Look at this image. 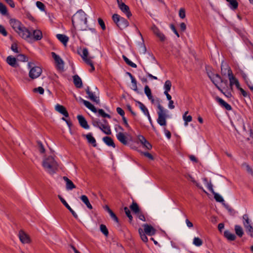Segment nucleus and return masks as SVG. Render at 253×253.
<instances>
[{
	"instance_id": "nucleus-55",
	"label": "nucleus",
	"mask_w": 253,
	"mask_h": 253,
	"mask_svg": "<svg viewBox=\"0 0 253 253\" xmlns=\"http://www.w3.org/2000/svg\"><path fill=\"white\" fill-rule=\"evenodd\" d=\"M139 232L142 240L144 242H147L148 241V238L145 234L144 233L142 230L140 231L139 230Z\"/></svg>"
},
{
	"instance_id": "nucleus-3",
	"label": "nucleus",
	"mask_w": 253,
	"mask_h": 253,
	"mask_svg": "<svg viewBox=\"0 0 253 253\" xmlns=\"http://www.w3.org/2000/svg\"><path fill=\"white\" fill-rule=\"evenodd\" d=\"M28 66L30 70L29 73V77L34 80L38 78L42 73V69L38 67L35 66V64L33 62H29Z\"/></svg>"
},
{
	"instance_id": "nucleus-54",
	"label": "nucleus",
	"mask_w": 253,
	"mask_h": 253,
	"mask_svg": "<svg viewBox=\"0 0 253 253\" xmlns=\"http://www.w3.org/2000/svg\"><path fill=\"white\" fill-rule=\"evenodd\" d=\"M34 92H39L40 94H43L44 93V89L41 86L33 89Z\"/></svg>"
},
{
	"instance_id": "nucleus-31",
	"label": "nucleus",
	"mask_w": 253,
	"mask_h": 253,
	"mask_svg": "<svg viewBox=\"0 0 253 253\" xmlns=\"http://www.w3.org/2000/svg\"><path fill=\"white\" fill-rule=\"evenodd\" d=\"M224 235L229 241H234L236 238L235 235L228 230L224 231Z\"/></svg>"
},
{
	"instance_id": "nucleus-26",
	"label": "nucleus",
	"mask_w": 253,
	"mask_h": 253,
	"mask_svg": "<svg viewBox=\"0 0 253 253\" xmlns=\"http://www.w3.org/2000/svg\"><path fill=\"white\" fill-rule=\"evenodd\" d=\"M56 37L58 40L60 41L64 46L67 45V43L69 41V38L65 35L57 34Z\"/></svg>"
},
{
	"instance_id": "nucleus-5",
	"label": "nucleus",
	"mask_w": 253,
	"mask_h": 253,
	"mask_svg": "<svg viewBox=\"0 0 253 253\" xmlns=\"http://www.w3.org/2000/svg\"><path fill=\"white\" fill-rule=\"evenodd\" d=\"M17 33L23 39L31 42V32L25 27H23Z\"/></svg>"
},
{
	"instance_id": "nucleus-51",
	"label": "nucleus",
	"mask_w": 253,
	"mask_h": 253,
	"mask_svg": "<svg viewBox=\"0 0 253 253\" xmlns=\"http://www.w3.org/2000/svg\"><path fill=\"white\" fill-rule=\"evenodd\" d=\"M224 65L223 63L222 62L221 64V73H222V74L225 75L226 74V71H227V73L228 74V69H230L226 64H225V66L226 68H224Z\"/></svg>"
},
{
	"instance_id": "nucleus-52",
	"label": "nucleus",
	"mask_w": 253,
	"mask_h": 253,
	"mask_svg": "<svg viewBox=\"0 0 253 253\" xmlns=\"http://www.w3.org/2000/svg\"><path fill=\"white\" fill-rule=\"evenodd\" d=\"M92 124L96 127H99L101 130V122L97 120L92 119Z\"/></svg>"
},
{
	"instance_id": "nucleus-25",
	"label": "nucleus",
	"mask_w": 253,
	"mask_h": 253,
	"mask_svg": "<svg viewBox=\"0 0 253 253\" xmlns=\"http://www.w3.org/2000/svg\"><path fill=\"white\" fill-rule=\"evenodd\" d=\"M83 136L86 138L88 143L91 144L92 146L96 147L97 146L96 140L91 133H89L87 134H84Z\"/></svg>"
},
{
	"instance_id": "nucleus-34",
	"label": "nucleus",
	"mask_w": 253,
	"mask_h": 253,
	"mask_svg": "<svg viewBox=\"0 0 253 253\" xmlns=\"http://www.w3.org/2000/svg\"><path fill=\"white\" fill-rule=\"evenodd\" d=\"M138 107L145 115H149V111L145 106L141 102L137 101Z\"/></svg>"
},
{
	"instance_id": "nucleus-64",
	"label": "nucleus",
	"mask_w": 253,
	"mask_h": 253,
	"mask_svg": "<svg viewBox=\"0 0 253 253\" xmlns=\"http://www.w3.org/2000/svg\"><path fill=\"white\" fill-rule=\"evenodd\" d=\"M142 145L144 147L148 150H150L152 148L151 144L147 140L144 142Z\"/></svg>"
},
{
	"instance_id": "nucleus-17",
	"label": "nucleus",
	"mask_w": 253,
	"mask_h": 253,
	"mask_svg": "<svg viewBox=\"0 0 253 253\" xmlns=\"http://www.w3.org/2000/svg\"><path fill=\"white\" fill-rule=\"evenodd\" d=\"M144 231L145 234L152 236L155 234L156 230L151 225L147 224L143 225Z\"/></svg>"
},
{
	"instance_id": "nucleus-19",
	"label": "nucleus",
	"mask_w": 253,
	"mask_h": 253,
	"mask_svg": "<svg viewBox=\"0 0 253 253\" xmlns=\"http://www.w3.org/2000/svg\"><path fill=\"white\" fill-rule=\"evenodd\" d=\"M152 30L154 34L161 41H164L166 39L165 35L156 27L153 26L152 27Z\"/></svg>"
},
{
	"instance_id": "nucleus-16",
	"label": "nucleus",
	"mask_w": 253,
	"mask_h": 253,
	"mask_svg": "<svg viewBox=\"0 0 253 253\" xmlns=\"http://www.w3.org/2000/svg\"><path fill=\"white\" fill-rule=\"evenodd\" d=\"M118 7L119 9L126 15L128 18H129L131 16L132 14L129 7L125 3H122L121 5Z\"/></svg>"
},
{
	"instance_id": "nucleus-60",
	"label": "nucleus",
	"mask_w": 253,
	"mask_h": 253,
	"mask_svg": "<svg viewBox=\"0 0 253 253\" xmlns=\"http://www.w3.org/2000/svg\"><path fill=\"white\" fill-rule=\"evenodd\" d=\"M103 140L107 145L111 146V137L105 136L103 137Z\"/></svg>"
},
{
	"instance_id": "nucleus-29",
	"label": "nucleus",
	"mask_w": 253,
	"mask_h": 253,
	"mask_svg": "<svg viewBox=\"0 0 253 253\" xmlns=\"http://www.w3.org/2000/svg\"><path fill=\"white\" fill-rule=\"evenodd\" d=\"M217 101L219 103V104L222 106V107H224L227 110H231L232 109L231 106L228 104L227 103H226L225 101H224L222 99L217 97L216 98Z\"/></svg>"
},
{
	"instance_id": "nucleus-21",
	"label": "nucleus",
	"mask_w": 253,
	"mask_h": 253,
	"mask_svg": "<svg viewBox=\"0 0 253 253\" xmlns=\"http://www.w3.org/2000/svg\"><path fill=\"white\" fill-rule=\"evenodd\" d=\"M17 58L11 55L8 56L6 58L7 63L12 67L16 68L18 66V64L16 62Z\"/></svg>"
},
{
	"instance_id": "nucleus-13",
	"label": "nucleus",
	"mask_w": 253,
	"mask_h": 253,
	"mask_svg": "<svg viewBox=\"0 0 253 253\" xmlns=\"http://www.w3.org/2000/svg\"><path fill=\"white\" fill-rule=\"evenodd\" d=\"M112 221H113V226L118 231L122 230V225L118 218L115 214L112 211Z\"/></svg>"
},
{
	"instance_id": "nucleus-28",
	"label": "nucleus",
	"mask_w": 253,
	"mask_h": 253,
	"mask_svg": "<svg viewBox=\"0 0 253 253\" xmlns=\"http://www.w3.org/2000/svg\"><path fill=\"white\" fill-rule=\"evenodd\" d=\"M241 167L243 169L246 170L249 174L253 176V169L248 163L246 162L242 163Z\"/></svg>"
},
{
	"instance_id": "nucleus-24",
	"label": "nucleus",
	"mask_w": 253,
	"mask_h": 253,
	"mask_svg": "<svg viewBox=\"0 0 253 253\" xmlns=\"http://www.w3.org/2000/svg\"><path fill=\"white\" fill-rule=\"evenodd\" d=\"M63 180L66 182V188L68 190H71L76 188L73 182L66 176H63Z\"/></svg>"
},
{
	"instance_id": "nucleus-58",
	"label": "nucleus",
	"mask_w": 253,
	"mask_h": 253,
	"mask_svg": "<svg viewBox=\"0 0 253 253\" xmlns=\"http://www.w3.org/2000/svg\"><path fill=\"white\" fill-rule=\"evenodd\" d=\"M85 63L89 65L91 67V69H90V72H92L93 71H94L95 70V68L94 67V65H93V62L92 61H91V59H88L86 60V62H85Z\"/></svg>"
},
{
	"instance_id": "nucleus-56",
	"label": "nucleus",
	"mask_w": 253,
	"mask_h": 253,
	"mask_svg": "<svg viewBox=\"0 0 253 253\" xmlns=\"http://www.w3.org/2000/svg\"><path fill=\"white\" fill-rule=\"evenodd\" d=\"M36 5H37V6L40 10H42V11L44 10V9H45V5H44V4L42 2L38 1H37L36 2Z\"/></svg>"
},
{
	"instance_id": "nucleus-22",
	"label": "nucleus",
	"mask_w": 253,
	"mask_h": 253,
	"mask_svg": "<svg viewBox=\"0 0 253 253\" xmlns=\"http://www.w3.org/2000/svg\"><path fill=\"white\" fill-rule=\"evenodd\" d=\"M228 69V76L229 78V80L230 82V86L231 88H232L233 85H235L236 84V82H238V80L233 75L231 69Z\"/></svg>"
},
{
	"instance_id": "nucleus-53",
	"label": "nucleus",
	"mask_w": 253,
	"mask_h": 253,
	"mask_svg": "<svg viewBox=\"0 0 253 253\" xmlns=\"http://www.w3.org/2000/svg\"><path fill=\"white\" fill-rule=\"evenodd\" d=\"M124 211H125V212L126 215L128 217L130 221H131L132 220V216L130 214V211L129 210L127 207H125L124 208Z\"/></svg>"
},
{
	"instance_id": "nucleus-9",
	"label": "nucleus",
	"mask_w": 253,
	"mask_h": 253,
	"mask_svg": "<svg viewBox=\"0 0 253 253\" xmlns=\"http://www.w3.org/2000/svg\"><path fill=\"white\" fill-rule=\"evenodd\" d=\"M9 23L12 28L17 33L23 27L21 23L15 19H11L9 20Z\"/></svg>"
},
{
	"instance_id": "nucleus-36",
	"label": "nucleus",
	"mask_w": 253,
	"mask_h": 253,
	"mask_svg": "<svg viewBox=\"0 0 253 253\" xmlns=\"http://www.w3.org/2000/svg\"><path fill=\"white\" fill-rule=\"evenodd\" d=\"M187 178L190 180L193 183L196 184L197 187H198L199 188L202 189L204 192L207 193L206 191L203 189V187L201 186L195 180L194 178L190 174L188 175Z\"/></svg>"
},
{
	"instance_id": "nucleus-50",
	"label": "nucleus",
	"mask_w": 253,
	"mask_h": 253,
	"mask_svg": "<svg viewBox=\"0 0 253 253\" xmlns=\"http://www.w3.org/2000/svg\"><path fill=\"white\" fill-rule=\"evenodd\" d=\"M58 197L61 202V203L64 205V206L68 209V208H70V206L68 205V204L66 202V201L64 200V198H62V197L58 195Z\"/></svg>"
},
{
	"instance_id": "nucleus-43",
	"label": "nucleus",
	"mask_w": 253,
	"mask_h": 253,
	"mask_svg": "<svg viewBox=\"0 0 253 253\" xmlns=\"http://www.w3.org/2000/svg\"><path fill=\"white\" fill-rule=\"evenodd\" d=\"M171 83L169 80H167L164 84L165 91L169 92L171 88Z\"/></svg>"
},
{
	"instance_id": "nucleus-41",
	"label": "nucleus",
	"mask_w": 253,
	"mask_h": 253,
	"mask_svg": "<svg viewBox=\"0 0 253 253\" xmlns=\"http://www.w3.org/2000/svg\"><path fill=\"white\" fill-rule=\"evenodd\" d=\"M100 229L101 232L105 236H108L109 235V232L106 225L104 224H101L100 226Z\"/></svg>"
},
{
	"instance_id": "nucleus-38",
	"label": "nucleus",
	"mask_w": 253,
	"mask_h": 253,
	"mask_svg": "<svg viewBox=\"0 0 253 253\" xmlns=\"http://www.w3.org/2000/svg\"><path fill=\"white\" fill-rule=\"evenodd\" d=\"M97 112L98 113L99 115L101 116L103 118H111V116L109 114L106 113L102 109H99Z\"/></svg>"
},
{
	"instance_id": "nucleus-46",
	"label": "nucleus",
	"mask_w": 253,
	"mask_h": 253,
	"mask_svg": "<svg viewBox=\"0 0 253 253\" xmlns=\"http://www.w3.org/2000/svg\"><path fill=\"white\" fill-rule=\"evenodd\" d=\"M123 59H124L125 61L126 62V63L129 66H131L133 68H136L137 65L131 62L130 60H129L126 56L125 55L123 56Z\"/></svg>"
},
{
	"instance_id": "nucleus-59",
	"label": "nucleus",
	"mask_w": 253,
	"mask_h": 253,
	"mask_svg": "<svg viewBox=\"0 0 253 253\" xmlns=\"http://www.w3.org/2000/svg\"><path fill=\"white\" fill-rule=\"evenodd\" d=\"M38 145L39 147V151L41 153H44L45 152V149L41 141H38Z\"/></svg>"
},
{
	"instance_id": "nucleus-61",
	"label": "nucleus",
	"mask_w": 253,
	"mask_h": 253,
	"mask_svg": "<svg viewBox=\"0 0 253 253\" xmlns=\"http://www.w3.org/2000/svg\"><path fill=\"white\" fill-rule=\"evenodd\" d=\"M132 85V88L134 91H137V82L135 78L132 79L131 80Z\"/></svg>"
},
{
	"instance_id": "nucleus-33",
	"label": "nucleus",
	"mask_w": 253,
	"mask_h": 253,
	"mask_svg": "<svg viewBox=\"0 0 253 253\" xmlns=\"http://www.w3.org/2000/svg\"><path fill=\"white\" fill-rule=\"evenodd\" d=\"M235 231L237 236L239 237L243 236L244 234V231L241 226L236 225L235 226Z\"/></svg>"
},
{
	"instance_id": "nucleus-20",
	"label": "nucleus",
	"mask_w": 253,
	"mask_h": 253,
	"mask_svg": "<svg viewBox=\"0 0 253 253\" xmlns=\"http://www.w3.org/2000/svg\"><path fill=\"white\" fill-rule=\"evenodd\" d=\"M55 109L57 111L59 112L65 117H69V113L64 106L57 104L55 106Z\"/></svg>"
},
{
	"instance_id": "nucleus-39",
	"label": "nucleus",
	"mask_w": 253,
	"mask_h": 253,
	"mask_svg": "<svg viewBox=\"0 0 253 253\" xmlns=\"http://www.w3.org/2000/svg\"><path fill=\"white\" fill-rule=\"evenodd\" d=\"M17 60L21 62H26L28 60V57L24 54H19L17 56Z\"/></svg>"
},
{
	"instance_id": "nucleus-62",
	"label": "nucleus",
	"mask_w": 253,
	"mask_h": 253,
	"mask_svg": "<svg viewBox=\"0 0 253 253\" xmlns=\"http://www.w3.org/2000/svg\"><path fill=\"white\" fill-rule=\"evenodd\" d=\"M98 23H99V25L101 26L102 29L103 30H105L106 27H105V23H104V22L103 21V20L101 18H99L98 19Z\"/></svg>"
},
{
	"instance_id": "nucleus-48",
	"label": "nucleus",
	"mask_w": 253,
	"mask_h": 253,
	"mask_svg": "<svg viewBox=\"0 0 253 253\" xmlns=\"http://www.w3.org/2000/svg\"><path fill=\"white\" fill-rule=\"evenodd\" d=\"M138 45L140 52L141 53L144 54L146 51V48L143 43V42L139 43Z\"/></svg>"
},
{
	"instance_id": "nucleus-40",
	"label": "nucleus",
	"mask_w": 253,
	"mask_h": 253,
	"mask_svg": "<svg viewBox=\"0 0 253 253\" xmlns=\"http://www.w3.org/2000/svg\"><path fill=\"white\" fill-rule=\"evenodd\" d=\"M193 243L197 247H200L203 244V241L199 237H195L193 239Z\"/></svg>"
},
{
	"instance_id": "nucleus-63",
	"label": "nucleus",
	"mask_w": 253,
	"mask_h": 253,
	"mask_svg": "<svg viewBox=\"0 0 253 253\" xmlns=\"http://www.w3.org/2000/svg\"><path fill=\"white\" fill-rule=\"evenodd\" d=\"M0 33L4 36H6L7 35V32L4 27L1 25H0Z\"/></svg>"
},
{
	"instance_id": "nucleus-30",
	"label": "nucleus",
	"mask_w": 253,
	"mask_h": 253,
	"mask_svg": "<svg viewBox=\"0 0 253 253\" xmlns=\"http://www.w3.org/2000/svg\"><path fill=\"white\" fill-rule=\"evenodd\" d=\"M84 104L89 109L94 113L97 112V109L90 102L88 101L83 100Z\"/></svg>"
},
{
	"instance_id": "nucleus-42",
	"label": "nucleus",
	"mask_w": 253,
	"mask_h": 253,
	"mask_svg": "<svg viewBox=\"0 0 253 253\" xmlns=\"http://www.w3.org/2000/svg\"><path fill=\"white\" fill-rule=\"evenodd\" d=\"M229 2L230 6L233 9H236L238 6V3L236 0H226Z\"/></svg>"
},
{
	"instance_id": "nucleus-44",
	"label": "nucleus",
	"mask_w": 253,
	"mask_h": 253,
	"mask_svg": "<svg viewBox=\"0 0 253 253\" xmlns=\"http://www.w3.org/2000/svg\"><path fill=\"white\" fill-rule=\"evenodd\" d=\"M88 54L87 49L86 48H84L83 50V54L81 55V56L83 60L85 62H86V60L88 59H90V58H87V56Z\"/></svg>"
},
{
	"instance_id": "nucleus-23",
	"label": "nucleus",
	"mask_w": 253,
	"mask_h": 253,
	"mask_svg": "<svg viewBox=\"0 0 253 253\" xmlns=\"http://www.w3.org/2000/svg\"><path fill=\"white\" fill-rule=\"evenodd\" d=\"M211 82L214 84V85L216 86V87L222 92V90L221 89V88L218 86L217 84L219 83L223 82V81L222 80L221 77L218 75L215 74L214 75L213 77L211 79Z\"/></svg>"
},
{
	"instance_id": "nucleus-15",
	"label": "nucleus",
	"mask_w": 253,
	"mask_h": 253,
	"mask_svg": "<svg viewBox=\"0 0 253 253\" xmlns=\"http://www.w3.org/2000/svg\"><path fill=\"white\" fill-rule=\"evenodd\" d=\"M77 119L78 120L79 123L81 126L84 129H88L89 127V125L87 124L86 120L85 118L81 115H79L77 116Z\"/></svg>"
},
{
	"instance_id": "nucleus-6",
	"label": "nucleus",
	"mask_w": 253,
	"mask_h": 253,
	"mask_svg": "<svg viewBox=\"0 0 253 253\" xmlns=\"http://www.w3.org/2000/svg\"><path fill=\"white\" fill-rule=\"evenodd\" d=\"M85 16L86 14L83 10L80 9L78 10L72 17V22L73 25L74 24L75 20H76L77 21H79L80 20L81 21H85L86 22V17Z\"/></svg>"
},
{
	"instance_id": "nucleus-45",
	"label": "nucleus",
	"mask_w": 253,
	"mask_h": 253,
	"mask_svg": "<svg viewBox=\"0 0 253 253\" xmlns=\"http://www.w3.org/2000/svg\"><path fill=\"white\" fill-rule=\"evenodd\" d=\"M212 194L214 195V198L215 200L217 202L222 203V204L224 203V200L223 198L219 194L215 192H214Z\"/></svg>"
},
{
	"instance_id": "nucleus-14",
	"label": "nucleus",
	"mask_w": 253,
	"mask_h": 253,
	"mask_svg": "<svg viewBox=\"0 0 253 253\" xmlns=\"http://www.w3.org/2000/svg\"><path fill=\"white\" fill-rule=\"evenodd\" d=\"M52 57L54 59L59 69H62L63 68L64 62L60 56L57 55L55 52H51Z\"/></svg>"
},
{
	"instance_id": "nucleus-18",
	"label": "nucleus",
	"mask_w": 253,
	"mask_h": 253,
	"mask_svg": "<svg viewBox=\"0 0 253 253\" xmlns=\"http://www.w3.org/2000/svg\"><path fill=\"white\" fill-rule=\"evenodd\" d=\"M85 91L86 94L88 95L89 98L93 102L96 103V104H98L99 103V98L95 96L94 93L90 91L89 87L88 86L85 89Z\"/></svg>"
},
{
	"instance_id": "nucleus-27",
	"label": "nucleus",
	"mask_w": 253,
	"mask_h": 253,
	"mask_svg": "<svg viewBox=\"0 0 253 253\" xmlns=\"http://www.w3.org/2000/svg\"><path fill=\"white\" fill-rule=\"evenodd\" d=\"M73 82L77 88H81L82 87V81L78 75H76L73 76Z\"/></svg>"
},
{
	"instance_id": "nucleus-12",
	"label": "nucleus",
	"mask_w": 253,
	"mask_h": 253,
	"mask_svg": "<svg viewBox=\"0 0 253 253\" xmlns=\"http://www.w3.org/2000/svg\"><path fill=\"white\" fill-rule=\"evenodd\" d=\"M127 133H124L123 132H119L116 134L117 139L124 145L127 144Z\"/></svg>"
},
{
	"instance_id": "nucleus-11",
	"label": "nucleus",
	"mask_w": 253,
	"mask_h": 253,
	"mask_svg": "<svg viewBox=\"0 0 253 253\" xmlns=\"http://www.w3.org/2000/svg\"><path fill=\"white\" fill-rule=\"evenodd\" d=\"M42 38V33L40 30H35L31 33V42L40 41Z\"/></svg>"
},
{
	"instance_id": "nucleus-47",
	"label": "nucleus",
	"mask_w": 253,
	"mask_h": 253,
	"mask_svg": "<svg viewBox=\"0 0 253 253\" xmlns=\"http://www.w3.org/2000/svg\"><path fill=\"white\" fill-rule=\"evenodd\" d=\"M183 119L184 121V125L185 126H186L188 125V123L189 122H190L192 121V117L190 115H189V116L183 115Z\"/></svg>"
},
{
	"instance_id": "nucleus-37",
	"label": "nucleus",
	"mask_w": 253,
	"mask_h": 253,
	"mask_svg": "<svg viewBox=\"0 0 253 253\" xmlns=\"http://www.w3.org/2000/svg\"><path fill=\"white\" fill-rule=\"evenodd\" d=\"M0 12L1 14L5 15L8 14L7 9L6 6L0 2Z\"/></svg>"
},
{
	"instance_id": "nucleus-2",
	"label": "nucleus",
	"mask_w": 253,
	"mask_h": 253,
	"mask_svg": "<svg viewBox=\"0 0 253 253\" xmlns=\"http://www.w3.org/2000/svg\"><path fill=\"white\" fill-rule=\"evenodd\" d=\"M42 166L48 172L53 173L55 172L58 167L57 162L52 156L46 158L43 162Z\"/></svg>"
},
{
	"instance_id": "nucleus-10",
	"label": "nucleus",
	"mask_w": 253,
	"mask_h": 253,
	"mask_svg": "<svg viewBox=\"0 0 253 253\" xmlns=\"http://www.w3.org/2000/svg\"><path fill=\"white\" fill-rule=\"evenodd\" d=\"M101 125L102 126H101V130L107 134H111L110 127L108 124V122L105 118H103L102 120V122H101Z\"/></svg>"
},
{
	"instance_id": "nucleus-7",
	"label": "nucleus",
	"mask_w": 253,
	"mask_h": 253,
	"mask_svg": "<svg viewBox=\"0 0 253 253\" xmlns=\"http://www.w3.org/2000/svg\"><path fill=\"white\" fill-rule=\"evenodd\" d=\"M243 218L244 220L243 224L247 229L248 234L252 237H253V227L250 223L248 215L247 214H244L243 216Z\"/></svg>"
},
{
	"instance_id": "nucleus-49",
	"label": "nucleus",
	"mask_w": 253,
	"mask_h": 253,
	"mask_svg": "<svg viewBox=\"0 0 253 253\" xmlns=\"http://www.w3.org/2000/svg\"><path fill=\"white\" fill-rule=\"evenodd\" d=\"M144 92L148 98L151 97L152 93H151V90L150 88L149 87L148 85H146L144 87Z\"/></svg>"
},
{
	"instance_id": "nucleus-57",
	"label": "nucleus",
	"mask_w": 253,
	"mask_h": 253,
	"mask_svg": "<svg viewBox=\"0 0 253 253\" xmlns=\"http://www.w3.org/2000/svg\"><path fill=\"white\" fill-rule=\"evenodd\" d=\"M179 16L183 19L185 17V10L184 8H181L179 10Z\"/></svg>"
},
{
	"instance_id": "nucleus-32",
	"label": "nucleus",
	"mask_w": 253,
	"mask_h": 253,
	"mask_svg": "<svg viewBox=\"0 0 253 253\" xmlns=\"http://www.w3.org/2000/svg\"><path fill=\"white\" fill-rule=\"evenodd\" d=\"M81 200L86 206V207L90 210L92 209V207L90 204L87 197L85 195H82L80 197Z\"/></svg>"
},
{
	"instance_id": "nucleus-4",
	"label": "nucleus",
	"mask_w": 253,
	"mask_h": 253,
	"mask_svg": "<svg viewBox=\"0 0 253 253\" xmlns=\"http://www.w3.org/2000/svg\"><path fill=\"white\" fill-rule=\"evenodd\" d=\"M112 18L117 26L120 29H124L128 26V22L118 14H114L112 16Z\"/></svg>"
},
{
	"instance_id": "nucleus-35",
	"label": "nucleus",
	"mask_w": 253,
	"mask_h": 253,
	"mask_svg": "<svg viewBox=\"0 0 253 253\" xmlns=\"http://www.w3.org/2000/svg\"><path fill=\"white\" fill-rule=\"evenodd\" d=\"M131 211L135 214L140 211L139 207L136 203L133 202L132 205L130 206Z\"/></svg>"
},
{
	"instance_id": "nucleus-8",
	"label": "nucleus",
	"mask_w": 253,
	"mask_h": 253,
	"mask_svg": "<svg viewBox=\"0 0 253 253\" xmlns=\"http://www.w3.org/2000/svg\"><path fill=\"white\" fill-rule=\"evenodd\" d=\"M19 237L23 244H29L31 242L30 236L22 230L19 232Z\"/></svg>"
},
{
	"instance_id": "nucleus-1",
	"label": "nucleus",
	"mask_w": 253,
	"mask_h": 253,
	"mask_svg": "<svg viewBox=\"0 0 253 253\" xmlns=\"http://www.w3.org/2000/svg\"><path fill=\"white\" fill-rule=\"evenodd\" d=\"M151 101V102L153 104H155L157 105V107L158 109V119H157V123L161 126H167V119L169 117V115L168 114V111L165 109L161 104L160 101L159 99L155 100L153 96L151 97L148 98Z\"/></svg>"
}]
</instances>
